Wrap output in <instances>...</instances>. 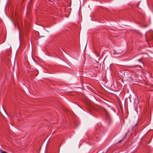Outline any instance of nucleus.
I'll list each match as a JSON object with an SVG mask.
<instances>
[{
	"mask_svg": "<svg viewBox=\"0 0 153 153\" xmlns=\"http://www.w3.org/2000/svg\"><path fill=\"white\" fill-rule=\"evenodd\" d=\"M1 153H7L4 151L1 150Z\"/></svg>",
	"mask_w": 153,
	"mask_h": 153,
	"instance_id": "f257e3e1",
	"label": "nucleus"
},
{
	"mask_svg": "<svg viewBox=\"0 0 153 153\" xmlns=\"http://www.w3.org/2000/svg\"><path fill=\"white\" fill-rule=\"evenodd\" d=\"M136 67V66H131L130 67L131 68H134V67Z\"/></svg>",
	"mask_w": 153,
	"mask_h": 153,
	"instance_id": "f03ea898",
	"label": "nucleus"
},
{
	"mask_svg": "<svg viewBox=\"0 0 153 153\" xmlns=\"http://www.w3.org/2000/svg\"><path fill=\"white\" fill-rule=\"evenodd\" d=\"M123 140H124V139H123V140H120V141H119V142H119V143H120V142L121 141H122Z\"/></svg>",
	"mask_w": 153,
	"mask_h": 153,
	"instance_id": "7ed1b4c3",
	"label": "nucleus"
},
{
	"mask_svg": "<svg viewBox=\"0 0 153 153\" xmlns=\"http://www.w3.org/2000/svg\"><path fill=\"white\" fill-rule=\"evenodd\" d=\"M140 59H139V60H138L139 61H140Z\"/></svg>",
	"mask_w": 153,
	"mask_h": 153,
	"instance_id": "20e7f679",
	"label": "nucleus"
}]
</instances>
